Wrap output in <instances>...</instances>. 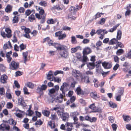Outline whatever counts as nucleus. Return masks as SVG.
I'll list each match as a JSON object with an SVG mask.
<instances>
[{
  "mask_svg": "<svg viewBox=\"0 0 131 131\" xmlns=\"http://www.w3.org/2000/svg\"><path fill=\"white\" fill-rule=\"evenodd\" d=\"M58 53L62 58L67 59L69 56L68 49L67 46L64 45L62 47L61 49L59 51Z\"/></svg>",
  "mask_w": 131,
  "mask_h": 131,
  "instance_id": "f257e3e1",
  "label": "nucleus"
},
{
  "mask_svg": "<svg viewBox=\"0 0 131 131\" xmlns=\"http://www.w3.org/2000/svg\"><path fill=\"white\" fill-rule=\"evenodd\" d=\"M92 52V51L90 48L88 47H85L83 51V59L82 60L83 62H85L86 61L88 58L86 55L91 53Z\"/></svg>",
  "mask_w": 131,
  "mask_h": 131,
  "instance_id": "f03ea898",
  "label": "nucleus"
},
{
  "mask_svg": "<svg viewBox=\"0 0 131 131\" xmlns=\"http://www.w3.org/2000/svg\"><path fill=\"white\" fill-rule=\"evenodd\" d=\"M122 32L121 30H118L116 36L117 39L115 38H113L111 39L109 43L110 45H113L116 43L117 42V40H120L121 38Z\"/></svg>",
  "mask_w": 131,
  "mask_h": 131,
  "instance_id": "7ed1b4c3",
  "label": "nucleus"
},
{
  "mask_svg": "<svg viewBox=\"0 0 131 131\" xmlns=\"http://www.w3.org/2000/svg\"><path fill=\"white\" fill-rule=\"evenodd\" d=\"M47 88V85L45 84H42L40 87L38 86L37 87L36 90L37 91V93L40 94V97L43 95V91L46 90Z\"/></svg>",
  "mask_w": 131,
  "mask_h": 131,
  "instance_id": "20e7f679",
  "label": "nucleus"
},
{
  "mask_svg": "<svg viewBox=\"0 0 131 131\" xmlns=\"http://www.w3.org/2000/svg\"><path fill=\"white\" fill-rule=\"evenodd\" d=\"M52 96V98L51 99V102L52 103H53L54 101L57 103H61L63 100V99L62 98H60V97H58V96H57L56 98H54V97L55 96V95H52L51 96Z\"/></svg>",
  "mask_w": 131,
  "mask_h": 131,
  "instance_id": "39448f33",
  "label": "nucleus"
},
{
  "mask_svg": "<svg viewBox=\"0 0 131 131\" xmlns=\"http://www.w3.org/2000/svg\"><path fill=\"white\" fill-rule=\"evenodd\" d=\"M102 65L104 68L106 69H110L112 67V66L111 62H104L102 63Z\"/></svg>",
  "mask_w": 131,
  "mask_h": 131,
  "instance_id": "423d86ee",
  "label": "nucleus"
},
{
  "mask_svg": "<svg viewBox=\"0 0 131 131\" xmlns=\"http://www.w3.org/2000/svg\"><path fill=\"white\" fill-rule=\"evenodd\" d=\"M10 129V127L8 125L2 123L0 125V129L2 131L5 130H9Z\"/></svg>",
  "mask_w": 131,
  "mask_h": 131,
  "instance_id": "0eeeda50",
  "label": "nucleus"
},
{
  "mask_svg": "<svg viewBox=\"0 0 131 131\" xmlns=\"http://www.w3.org/2000/svg\"><path fill=\"white\" fill-rule=\"evenodd\" d=\"M11 65L13 68L12 69L13 70H16L19 67V63L16 62L14 61L11 62Z\"/></svg>",
  "mask_w": 131,
  "mask_h": 131,
  "instance_id": "6e6552de",
  "label": "nucleus"
},
{
  "mask_svg": "<svg viewBox=\"0 0 131 131\" xmlns=\"http://www.w3.org/2000/svg\"><path fill=\"white\" fill-rule=\"evenodd\" d=\"M62 116L60 117L62 119L63 121H65L68 118L69 116V114L67 113H64V112H62Z\"/></svg>",
  "mask_w": 131,
  "mask_h": 131,
  "instance_id": "1a4fd4ad",
  "label": "nucleus"
},
{
  "mask_svg": "<svg viewBox=\"0 0 131 131\" xmlns=\"http://www.w3.org/2000/svg\"><path fill=\"white\" fill-rule=\"evenodd\" d=\"M18 104L19 105L23 106V107H25L26 106V104L23 97L19 99Z\"/></svg>",
  "mask_w": 131,
  "mask_h": 131,
  "instance_id": "9d476101",
  "label": "nucleus"
},
{
  "mask_svg": "<svg viewBox=\"0 0 131 131\" xmlns=\"http://www.w3.org/2000/svg\"><path fill=\"white\" fill-rule=\"evenodd\" d=\"M130 66V64L127 62H125L123 64V66L124 67H125L123 69V71L125 72H127L129 70V67Z\"/></svg>",
  "mask_w": 131,
  "mask_h": 131,
  "instance_id": "9b49d317",
  "label": "nucleus"
},
{
  "mask_svg": "<svg viewBox=\"0 0 131 131\" xmlns=\"http://www.w3.org/2000/svg\"><path fill=\"white\" fill-rule=\"evenodd\" d=\"M63 45H61L59 43H53V44L52 46L56 48L57 50L59 51L60 50V49H61L62 47L63 46Z\"/></svg>",
  "mask_w": 131,
  "mask_h": 131,
  "instance_id": "f8f14e48",
  "label": "nucleus"
},
{
  "mask_svg": "<svg viewBox=\"0 0 131 131\" xmlns=\"http://www.w3.org/2000/svg\"><path fill=\"white\" fill-rule=\"evenodd\" d=\"M79 113L78 112H74L70 114V116L71 117H73V119L74 122L77 121L78 120V118L76 116L78 115Z\"/></svg>",
  "mask_w": 131,
  "mask_h": 131,
  "instance_id": "ddd939ff",
  "label": "nucleus"
},
{
  "mask_svg": "<svg viewBox=\"0 0 131 131\" xmlns=\"http://www.w3.org/2000/svg\"><path fill=\"white\" fill-rule=\"evenodd\" d=\"M8 77L5 74H3L2 75V76L1 78V82L4 84L6 83H7L6 81L8 79Z\"/></svg>",
  "mask_w": 131,
  "mask_h": 131,
  "instance_id": "4468645a",
  "label": "nucleus"
},
{
  "mask_svg": "<svg viewBox=\"0 0 131 131\" xmlns=\"http://www.w3.org/2000/svg\"><path fill=\"white\" fill-rule=\"evenodd\" d=\"M91 97L94 99H96L100 98V96L97 94L96 92H92L90 94Z\"/></svg>",
  "mask_w": 131,
  "mask_h": 131,
  "instance_id": "2eb2a0df",
  "label": "nucleus"
},
{
  "mask_svg": "<svg viewBox=\"0 0 131 131\" xmlns=\"http://www.w3.org/2000/svg\"><path fill=\"white\" fill-rule=\"evenodd\" d=\"M13 7L10 5H7L5 9V10L7 13L10 12L12 10Z\"/></svg>",
  "mask_w": 131,
  "mask_h": 131,
  "instance_id": "dca6fc26",
  "label": "nucleus"
},
{
  "mask_svg": "<svg viewBox=\"0 0 131 131\" xmlns=\"http://www.w3.org/2000/svg\"><path fill=\"white\" fill-rule=\"evenodd\" d=\"M87 67L90 69H92L95 67L94 62H89L87 64Z\"/></svg>",
  "mask_w": 131,
  "mask_h": 131,
  "instance_id": "f3484780",
  "label": "nucleus"
},
{
  "mask_svg": "<svg viewBox=\"0 0 131 131\" xmlns=\"http://www.w3.org/2000/svg\"><path fill=\"white\" fill-rule=\"evenodd\" d=\"M49 92L50 94H52V95L56 96L57 94V91H56L54 89V88H53L50 89L49 90ZM51 95L50 96H51Z\"/></svg>",
  "mask_w": 131,
  "mask_h": 131,
  "instance_id": "a211bd4d",
  "label": "nucleus"
},
{
  "mask_svg": "<svg viewBox=\"0 0 131 131\" xmlns=\"http://www.w3.org/2000/svg\"><path fill=\"white\" fill-rule=\"evenodd\" d=\"M69 10L70 12L69 13L72 14H75L76 12L75 9V7L73 6H71Z\"/></svg>",
  "mask_w": 131,
  "mask_h": 131,
  "instance_id": "6ab92c4d",
  "label": "nucleus"
},
{
  "mask_svg": "<svg viewBox=\"0 0 131 131\" xmlns=\"http://www.w3.org/2000/svg\"><path fill=\"white\" fill-rule=\"evenodd\" d=\"M69 86L68 84L66 83V82H64L62 84V85L61 86L60 90L61 91L64 90V88H66L67 87Z\"/></svg>",
  "mask_w": 131,
  "mask_h": 131,
  "instance_id": "aec40b11",
  "label": "nucleus"
},
{
  "mask_svg": "<svg viewBox=\"0 0 131 131\" xmlns=\"http://www.w3.org/2000/svg\"><path fill=\"white\" fill-rule=\"evenodd\" d=\"M108 105L110 107L113 108H115L117 106V105L115 103H113L111 101H110L109 102Z\"/></svg>",
  "mask_w": 131,
  "mask_h": 131,
  "instance_id": "412c9836",
  "label": "nucleus"
},
{
  "mask_svg": "<svg viewBox=\"0 0 131 131\" xmlns=\"http://www.w3.org/2000/svg\"><path fill=\"white\" fill-rule=\"evenodd\" d=\"M42 113L44 115L48 117L50 114V112L47 110H43L42 111Z\"/></svg>",
  "mask_w": 131,
  "mask_h": 131,
  "instance_id": "4be33fe9",
  "label": "nucleus"
},
{
  "mask_svg": "<svg viewBox=\"0 0 131 131\" xmlns=\"http://www.w3.org/2000/svg\"><path fill=\"white\" fill-rule=\"evenodd\" d=\"M74 14L69 13L68 16V19H70L71 20H75L76 18V17L73 16Z\"/></svg>",
  "mask_w": 131,
  "mask_h": 131,
  "instance_id": "5701e85b",
  "label": "nucleus"
},
{
  "mask_svg": "<svg viewBox=\"0 0 131 131\" xmlns=\"http://www.w3.org/2000/svg\"><path fill=\"white\" fill-rule=\"evenodd\" d=\"M119 90L118 91V93L120 95L123 96L124 95V88L123 87H119Z\"/></svg>",
  "mask_w": 131,
  "mask_h": 131,
  "instance_id": "b1692460",
  "label": "nucleus"
},
{
  "mask_svg": "<svg viewBox=\"0 0 131 131\" xmlns=\"http://www.w3.org/2000/svg\"><path fill=\"white\" fill-rule=\"evenodd\" d=\"M120 24H118L113 26L112 28H111L108 31L111 32H113L116 29L117 27H118Z\"/></svg>",
  "mask_w": 131,
  "mask_h": 131,
  "instance_id": "393cba45",
  "label": "nucleus"
},
{
  "mask_svg": "<svg viewBox=\"0 0 131 131\" xmlns=\"http://www.w3.org/2000/svg\"><path fill=\"white\" fill-rule=\"evenodd\" d=\"M124 52V50L123 49H120L117 50L116 52V54L118 56H119L123 54Z\"/></svg>",
  "mask_w": 131,
  "mask_h": 131,
  "instance_id": "a878e982",
  "label": "nucleus"
},
{
  "mask_svg": "<svg viewBox=\"0 0 131 131\" xmlns=\"http://www.w3.org/2000/svg\"><path fill=\"white\" fill-rule=\"evenodd\" d=\"M123 118L124 121L126 122H128L131 119L130 117L128 115L124 116L123 115Z\"/></svg>",
  "mask_w": 131,
  "mask_h": 131,
  "instance_id": "bb28decb",
  "label": "nucleus"
},
{
  "mask_svg": "<svg viewBox=\"0 0 131 131\" xmlns=\"http://www.w3.org/2000/svg\"><path fill=\"white\" fill-rule=\"evenodd\" d=\"M56 21V20H54L53 19L51 18L48 20L47 21V23L49 24H53L55 23Z\"/></svg>",
  "mask_w": 131,
  "mask_h": 131,
  "instance_id": "cd10ccee",
  "label": "nucleus"
},
{
  "mask_svg": "<svg viewBox=\"0 0 131 131\" xmlns=\"http://www.w3.org/2000/svg\"><path fill=\"white\" fill-rule=\"evenodd\" d=\"M28 19L29 21L31 22H32L33 21V20H35V18L34 15L33 14H32L28 17Z\"/></svg>",
  "mask_w": 131,
  "mask_h": 131,
  "instance_id": "c85d7f7f",
  "label": "nucleus"
},
{
  "mask_svg": "<svg viewBox=\"0 0 131 131\" xmlns=\"http://www.w3.org/2000/svg\"><path fill=\"white\" fill-rule=\"evenodd\" d=\"M26 85L27 87L31 89H33L34 86V84L30 82H27Z\"/></svg>",
  "mask_w": 131,
  "mask_h": 131,
  "instance_id": "c756f323",
  "label": "nucleus"
},
{
  "mask_svg": "<svg viewBox=\"0 0 131 131\" xmlns=\"http://www.w3.org/2000/svg\"><path fill=\"white\" fill-rule=\"evenodd\" d=\"M52 77L53 78V81H54V82L59 83L61 82V79L58 77H55L53 76H52Z\"/></svg>",
  "mask_w": 131,
  "mask_h": 131,
  "instance_id": "7c9ffc66",
  "label": "nucleus"
},
{
  "mask_svg": "<svg viewBox=\"0 0 131 131\" xmlns=\"http://www.w3.org/2000/svg\"><path fill=\"white\" fill-rule=\"evenodd\" d=\"M79 48H80V47L79 46H77L75 48H71V53H73L75 52L79 49Z\"/></svg>",
  "mask_w": 131,
  "mask_h": 131,
  "instance_id": "2f4dec72",
  "label": "nucleus"
},
{
  "mask_svg": "<svg viewBox=\"0 0 131 131\" xmlns=\"http://www.w3.org/2000/svg\"><path fill=\"white\" fill-rule=\"evenodd\" d=\"M105 19L104 18H101L99 21L97 23V24L101 25H103L104 24L105 21Z\"/></svg>",
  "mask_w": 131,
  "mask_h": 131,
  "instance_id": "473e14b6",
  "label": "nucleus"
},
{
  "mask_svg": "<svg viewBox=\"0 0 131 131\" xmlns=\"http://www.w3.org/2000/svg\"><path fill=\"white\" fill-rule=\"evenodd\" d=\"M101 13H100L99 12H97L93 17V19L96 20L97 18L101 17Z\"/></svg>",
  "mask_w": 131,
  "mask_h": 131,
  "instance_id": "72a5a7b5",
  "label": "nucleus"
},
{
  "mask_svg": "<svg viewBox=\"0 0 131 131\" xmlns=\"http://www.w3.org/2000/svg\"><path fill=\"white\" fill-rule=\"evenodd\" d=\"M53 76V75H51V74H48L47 75V79L49 80L50 81H53V78L52 77V76Z\"/></svg>",
  "mask_w": 131,
  "mask_h": 131,
  "instance_id": "f704fd0d",
  "label": "nucleus"
},
{
  "mask_svg": "<svg viewBox=\"0 0 131 131\" xmlns=\"http://www.w3.org/2000/svg\"><path fill=\"white\" fill-rule=\"evenodd\" d=\"M19 21L18 18L16 16H14L13 19V23H17Z\"/></svg>",
  "mask_w": 131,
  "mask_h": 131,
  "instance_id": "c9c22d12",
  "label": "nucleus"
},
{
  "mask_svg": "<svg viewBox=\"0 0 131 131\" xmlns=\"http://www.w3.org/2000/svg\"><path fill=\"white\" fill-rule=\"evenodd\" d=\"M66 37V35L65 33L62 34L58 37V39L59 40H63Z\"/></svg>",
  "mask_w": 131,
  "mask_h": 131,
  "instance_id": "e433bc0d",
  "label": "nucleus"
},
{
  "mask_svg": "<svg viewBox=\"0 0 131 131\" xmlns=\"http://www.w3.org/2000/svg\"><path fill=\"white\" fill-rule=\"evenodd\" d=\"M82 90L80 87H78L76 89V91L78 95H79L81 94Z\"/></svg>",
  "mask_w": 131,
  "mask_h": 131,
  "instance_id": "4c0bfd02",
  "label": "nucleus"
},
{
  "mask_svg": "<svg viewBox=\"0 0 131 131\" xmlns=\"http://www.w3.org/2000/svg\"><path fill=\"white\" fill-rule=\"evenodd\" d=\"M39 4L40 5L44 7H45L47 5V3L45 1H41Z\"/></svg>",
  "mask_w": 131,
  "mask_h": 131,
  "instance_id": "58836bf2",
  "label": "nucleus"
},
{
  "mask_svg": "<svg viewBox=\"0 0 131 131\" xmlns=\"http://www.w3.org/2000/svg\"><path fill=\"white\" fill-rule=\"evenodd\" d=\"M13 107V104L11 102H8L7 104V108L8 109H11Z\"/></svg>",
  "mask_w": 131,
  "mask_h": 131,
  "instance_id": "ea45409f",
  "label": "nucleus"
},
{
  "mask_svg": "<svg viewBox=\"0 0 131 131\" xmlns=\"http://www.w3.org/2000/svg\"><path fill=\"white\" fill-rule=\"evenodd\" d=\"M43 122L40 119H39L35 123L36 125H41L43 124Z\"/></svg>",
  "mask_w": 131,
  "mask_h": 131,
  "instance_id": "a19ab883",
  "label": "nucleus"
},
{
  "mask_svg": "<svg viewBox=\"0 0 131 131\" xmlns=\"http://www.w3.org/2000/svg\"><path fill=\"white\" fill-rule=\"evenodd\" d=\"M62 33V32L61 31H59L58 32H56L55 33V36L56 37H58L61 35Z\"/></svg>",
  "mask_w": 131,
  "mask_h": 131,
  "instance_id": "79ce46f5",
  "label": "nucleus"
},
{
  "mask_svg": "<svg viewBox=\"0 0 131 131\" xmlns=\"http://www.w3.org/2000/svg\"><path fill=\"white\" fill-rule=\"evenodd\" d=\"M26 45H24L23 43H22L20 45L19 47L20 48V51L24 50L26 47Z\"/></svg>",
  "mask_w": 131,
  "mask_h": 131,
  "instance_id": "37998d69",
  "label": "nucleus"
},
{
  "mask_svg": "<svg viewBox=\"0 0 131 131\" xmlns=\"http://www.w3.org/2000/svg\"><path fill=\"white\" fill-rule=\"evenodd\" d=\"M24 93L25 94L28 95L30 93L28 92L27 89L26 87H24L23 89Z\"/></svg>",
  "mask_w": 131,
  "mask_h": 131,
  "instance_id": "c03bdc74",
  "label": "nucleus"
},
{
  "mask_svg": "<svg viewBox=\"0 0 131 131\" xmlns=\"http://www.w3.org/2000/svg\"><path fill=\"white\" fill-rule=\"evenodd\" d=\"M46 16V14H45V15H43L42 17V19L40 22V23L41 24L45 22Z\"/></svg>",
  "mask_w": 131,
  "mask_h": 131,
  "instance_id": "a18cd8bd",
  "label": "nucleus"
},
{
  "mask_svg": "<svg viewBox=\"0 0 131 131\" xmlns=\"http://www.w3.org/2000/svg\"><path fill=\"white\" fill-rule=\"evenodd\" d=\"M89 108L92 110H94L95 108H96V107L95 105V104L93 103L90 105L89 106Z\"/></svg>",
  "mask_w": 131,
  "mask_h": 131,
  "instance_id": "49530a36",
  "label": "nucleus"
},
{
  "mask_svg": "<svg viewBox=\"0 0 131 131\" xmlns=\"http://www.w3.org/2000/svg\"><path fill=\"white\" fill-rule=\"evenodd\" d=\"M14 114L17 117L19 118H22L24 117L23 115L21 113H15Z\"/></svg>",
  "mask_w": 131,
  "mask_h": 131,
  "instance_id": "de8ad7c7",
  "label": "nucleus"
},
{
  "mask_svg": "<svg viewBox=\"0 0 131 131\" xmlns=\"http://www.w3.org/2000/svg\"><path fill=\"white\" fill-rule=\"evenodd\" d=\"M25 9L22 7H21L18 9V11L20 13H24L25 12Z\"/></svg>",
  "mask_w": 131,
  "mask_h": 131,
  "instance_id": "09e8293b",
  "label": "nucleus"
},
{
  "mask_svg": "<svg viewBox=\"0 0 131 131\" xmlns=\"http://www.w3.org/2000/svg\"><path fill=\"white\" fill-rule=\"evenodd\" d=\"M14 83L15 84V87L16 88H20V85L17 81L15 80L14 82Z\"/></svg>",
  "mask_w": 131,
  "mask_h": 131,
  "instance_id": "8fccbe9b",
  "label": "nucleus"
},
{
  "mask_svg": "<svg viewBox=\"0 0 131 131\" xmlns=\"http://www.w3.org/2000/svg\"><path fill=\"white\" fill-rule=\"evenodd\" d=\"M73 93V92L72 91H69L68 94H67L66 95L67 97H71Z\"/></svg>",
  "mask_w": 131,
  "mask_h": 131,
  "instance_id": "3c124183",
  "label": "nucleus"
},
{
  "mask_svg": "<svg viewBox=\"0 0 131 131\" xmlns=\"http://www.w3.org/2000/svg\"><path fill=\"white\" fill-rule=\"evenodd\" d=\"M28 52L27 51L23 52V56L24 59H27Z\"/></svg>",
  "mask_w": 131,
  "mask_h": 131,
  "instance_id": "603ef678",
  "label": "nucleus"
},
{
  "mask_svg": "<svg viewBox=\"0 0 131 131\" xmlns=\"http://www.w3.org/2000/svg\"><path fill=\"white\" fill-rule=\"evenodd\" d=\"M89 79V76L86 75V78L84 80V82L86 84L89 83L90 82Z\"/></svg>",
  "mask_w": 131,
  "mask_h": 131,
  "instance_id": "864d4df0",
  "label": "nucleus"
},
{
  "mask_svg": "<svg viewBox=\"0 0 131 131\" xmlns=\"http://www.w3.org/2000/svg\"><path fill=\"white\" fill-rule=\"evenodd\" d=\"M116 43H117V45L118 47L121 48H122L124 47V45L121 42H118L117 41V42H116Z\"/></svg>",
  "mask_w": 131,
  "mask_h": 131,
  "instance_id": "5fc2aeb1",
  "label": "nucleus"
},
{
  "mask_svg": "<svg viewBox=\"0 0 131 131\" xmlns=\"http://www.w3.org/2000/svg\"><path fill=\"white\" fill-rule=\"evenodd\" d=\"M113 130L114 131H116L117 127V125L116 124H114L112 125Z\"/></svg>",
  "mask_w": 131,
  "mask_h": 131,
  "instance_id": "6e6d98bb",
  "label": "nucleus"
},
{
  "mask_svg": "<svg viewBox=\"0 0 131 131\" xmlns=\"http://www.w3.org/2000/svg\"><path fill=\"white\" fill-rule=\"evenodd\" d=\"M14 120L13 119L11 118L8 121V123L10 125H13L14 124Z\"/></svg>",
  "mask_w": 131,
  "mask_h": 131,
  "instance_id": "4d7b16f0",
  "label": "nucleus"
},
{
  "mask_svg": "<svg viewBox=\"0 0 131 131\" xmlns=\"http://www.w3.org/2000/svg\"><path fill=\"white\" fill-rule=\"evenodd\" d=\"M63 72L62 71L57 70L55 71L54 73V75H56L59 74H63Z\"/></svg>",
  "mask_w": 131,
  "mask_h": 131,
  "instance_id": "13d9d810",
  "label": "nucleus"
},
{
  "mask_svg": "<svg viewBox=\"0 0 131 131\" xmlns=\"http://www.w3.org/2000/svg\"><path fill=\"white\" fill-rule=\"evenodd\" d=\"M71 98L70 99V101L71 103H72L74 102L76 99L75 97L74 96H72L70 97Z\"/></svg>",
  "mask_w": 131,
  "mask_h": 131,
  "instance_id": "bf43d9fd",
  "label": "nucleus"
},
{
  "mask_svg": "<svg viewBox=\"0 0 131 131\" xmlns=\"http://www.w3.org/2000/svg\"><path fill=\"white\" fill-rule=\"evenodd\" d=\"M53 8L55 9H57V10H62V9L61 8L60 6L58 5L54 6Z\"/></svg>",
  "mask_w": 131,
  "mask_h": 131,
  "instance_id": "052dcab7",
  "label": "nucleus"
},
{
  "mask_svg": "<svg viewBox=\"0 0 131 131\" xmlns=\"http://www.w3.org/2000/svg\"><path fill=\"white\" fill-rule=\"evenodd\" d=\"M71 28L67 26H64L63 27V30H70Z\"/></svg>",
  "mask_w": 131,
  "mask_h": 131,
  "instance_id": "680f3d73",
  "label": "nucleus"
},
{
  "mask_svg": "<svg viewBox=\"0 0 131 131\" xmlns=\"http://www.w3.org/2000/svg\"><path fill=\"white\" fill-rule=\"evenodd\" d=\"M90 41V40L85 38L84 39L82 42L84 44H86L89 43Z\"/></svg>",
  "mask_w": 131,
  "mask_h": 131,
  "instance_id": "e2e57ef3",
  "label": "nucleus"
},
{
  "mask_svg": "<svg viewBox=\"0 0 131 131\" xmlns=\"http://www.w3.org/2000/svg\"><path fill=\"white\" fill-rule=\"evenodd\" d=\"M125 57L129 59H131V50H130L127 54V55H125Z\"/></svg>",
  "mask_w": 131,
  "mask_h": 131,
  "instance_id": "0e129e2a",
  "label": "nucleus"
},
{
  "mask_svg": "<svg viewBox=\"0 0 131 131\" xmlns=\"http://www.w3.org/2000/svg\"><path fill=\"white\" fill-rule=\"evenodd\" d=\"M32 12L30 9H28L25 12V14L27 16H28L30 15V14Z\"/></svg>",
  "mask_w": 131,
  "mask_h": 131,
  "instance_id": "69168bd1",
  "label": "nucleus"
},
{
  "mask_svg": "<svg viewBox=\"0 0 131 131\" xmlns=\"http://www.w3.org/2000/svg\"><path fill=\"white\" fill-rule=\"evenodd\" d=\"M119 66V65L118 63H116L113 68V70L114 71H116L118 69Z\"/></svg>",
  "mask_w": 131,
  "mask_h": 131,
  "instance_id": "338daca9",
  "label": "nucleus"
},
{
  "mask_svg": "<svg viewBox=\"0 0 131 131\" xmlns=\"http://www.w3.org/2000/svg\"><path fill=\"white\" fill-rule=\"evenodd\" d=\"M16 76L17 77L20 76L22 74L23 72L19 71H16L15 72Z\"/></svg>",
  "mask_w": 131,
  "mask_h": 131,
  "instance_id": "774afa93",
  "label": "nucleus"
}]
</instances>
